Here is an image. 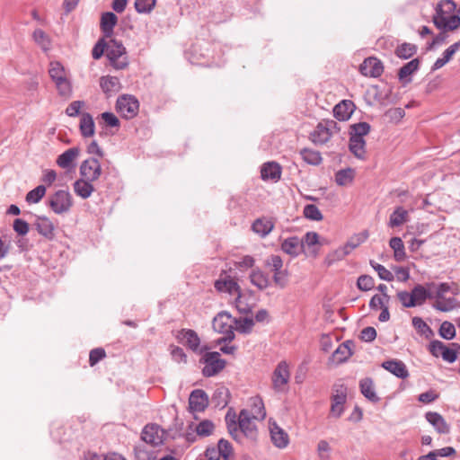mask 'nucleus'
Returning a JSON list of instances; mask_svg holds the SVG:
<instances>
[{
  "mask_svg": "<svg viewBox=\"0 0 460 460\" xmlns=\"http://www.w3.org/2000/svg\"><path fill=\"white\" fill-rule=\"evenodd\" d=\"M47 204L55 214L63 215L73 207V197L68 190H58L49 196Z\"/></svg>",
  "mask_w": 460,
  "mask_h": 460,
  "instance_id": "5",
  "label": "nucleus"
},
{
  "mask_svg": "<svg viewBox=\"0 0 460 460\" xmlns=\"http://www.w3.org/2000/svg\"><path fill=\"white\" fill-rule=\"evenodd\" d=\"M281 250L291 257H296L303 251V241L296 236L288 237L281 243Z\"/></svg>",
  "mask_w": 460,
  "mask_h": 460,
  "instance_id": "22",
  "label": "nucleus"
},
{
  "mask_svg": "<svg viewBox=\"0 0 460 460\" xmlns=\"http://www.w3.org/2000/svg\"><path fill=\"white\" fill-rule=\"evenodd\" d=\"M253 418L251 416L248 410H242L238 418V425L239 428L234 424V426L229 425L228 429L232 437L237 440V433L238 429L246 437L251 439H255L257 437V429L253 422Z\"/></svg>",
  "mask_w": 460,
  "mask_h": 460,
  "instance_id": "4",
  "label": "nucleus"
},
{
  "mask_svg": "<svg viewBox=\"0 0 460 460\" xmlns=\"http://www.w3.org/2000/svg\"><path fill=\"white\" fill-rule=\"evenodd\" d=\"M354 104L350 101H341L340 103L335 105L333 109L334 117L339 119L345 121L349 119L353 112Z\"/></svg>",
  "mask_w": 460,
  "mask_h": 460,
  "instance_id": "30",
  "label": "nucleus"
},
{
  "mask_svg": "<svg viewBox=\"0 0 460 460\" xmlns=\"http://www.w3.org/2000/svg\"><path fill=\"white\" fill-rule=\"evenodd\" d=\"M273 227L274 224L272 221L266 218L256 219L252 226V230L262 237L269 234L272 231Z\"/></svg>",
  "mask_w": 460,
  "mask_h": 460,
  "instance_id": "37",
  "label": "nucleus"
},
{
  "mask_svg": "<svg viewBox=\"0 0 460 460\" xmlns=\"http://www.w3.org/2000/svg\"><path fill=\"white\" fill-rule=\"evenodd\" d=\"M93 181L80 178L73 183V190L75 193L80 198L86 199L94 191V187L92 184Z\"/></svg>",
  "mask_w": 460,
  "mask_h": 460,
  "instance_id": "27",
  "label": "nucleus"
},
{
  "mask_svg": "<svg viewBox=\"0 0 460 460\" xmlns=\"http://www.w3.org/2000/svg\"><path fill=\"white\" fill-rule=\"evenodd\" d=\"M370 131V125L367 122H359L352 124L349 127V136L357 138L364 139V136Z\"/></svg>",
  "mask_w": 460,
  "mask_h": 460,
  "instance_id": "42",
  "label": "nucleus"
},
{
  "mask_svg": "<svg viewBox=\"0 0 460 460\" xmlns=\"http://www.w3.org/2000/svg\"><path fill=\"white\" fill-rule=\"evenodd\" d=\"M438 333L445 340H452L456 336L455 325L450 322L445 321L441 323Z\"/></svg>",
  "mask_w": 460,
  "mask_h": 460,
  "instance_id": "55",
  "label": "nucleus"
},
{
  "mask_svg": "<svg viewBox=\"0 0 460 460\" xmlns=\"http://www.w3.org/2000/svg\"><path fill=\"white\" fill-rule=\"evenodd\" d=\"M432 288L431 300H434L433 307L440 312H449L460 306V303L455 298L456 289L448 283H428Z\"/></svg>",
  "mask_w": 460,
  "mask_h": 460,
  "instance_id": "1",
  "label": "nucleus"
},
{
  "mask_svg": "<svg viewBox=\"0 0 460 460\" xmlns=\"http://www.w3.org/2000/svg\"><path fill=\"white\" fill-rule=\"evenodd\" d=\"M417 51V47L411 43H402L395 49V55L402 59L411 58Z\"/></svg>",
  "mask_w": 460,
  "mask_h": 460,
  "instance_id": "46",
  "label": "nucleus"
},
{
  "mask_svg": "<svg viewBox=\"0 0 460 460\" xmlns=\"http://www.w3.org/2000/svg\"><path fill=\"white\" fill-rule=\"evenodd\" d=\"M217 450L224 460H233V447L229 441L221 438L217 443Z\"/></svg>",
  "mask_w": 460,
  "mask_h": 460,
  "instance_id": "48",
  "label": "nucleus"
},
{
  "mask_svg": "<svg viewBox=\"0 0 460 460\" xmlns=\"http://www.w3.org/2000/svg\"><path fill=\"white\" fill-rule=\"evenodd\" d=\"M80 133L84 137H91L95 133V124L93 116L88 112L81 114L79 123Z\"/></svg>",
  "mask_w": 460,
  "mask_h": 460,
  "instance_id": "28",
  "label": "nucleus"
},
{
  "mask_svg": "<svg viewBox=\"0 0 460 460\" xmlns=\"http://www.w3.org/2000/svg\"><path fill=\"white\" fill-rule=\"evenodd\" d=\"M359 70L363 75L377 77L382 75L384 66L379 59L370 57L363 61L359 66Z\"/></svg>",
  "mask_w": 460,
  "mask_h": 460,
  "instance_id": "17",
  "label": "nucleus"
},
{
  "mask_svg": "<svg viewBox=\"0 0 460 460\" xmlns=\"http://www.w3.org/2000/svg\"><path fill=\"white\" fill-rule=\"evenodd\" d=\"M270 433L272 444L279 448H286L289 444L288 434L280 428L275 421H270Z\"/></svg>",
  "mask_w": 460,
  "mask_h": 460,
  "instance_id": "16",
  "label": "nucleus"
},
{
  "mask_svg": "<svg viewBox=\"0 0 460 460\" xmlns=\"http://www.w3.org/2000/svg\"><path fill=\"white\" fill-rule=\"evenodd\" d=\"M251 416L254 420H262L266 417V411L262 400L260 398H254L252 400L251 411H249Z\"/></svg>",
  "mask_w": 460,
  "mask_h": 460,
  "instance_id": "41",
  "label": "nucleus"
},
{
  "mask_svg": "<svg viewBox=\"0 0 460 460\" xmlns=\"http://www.w3.org/2000/svg\"><path fill=\"white\" fill-rule=\"evenodd\" d=\"M412 325L418 332V333L425 336L426 338H429V336L433 335L432 329L420 317H413Z\"/></svg>",
  "mask_w": 460,
  "mask_h": 460,
  "instance_id": "49",
  "label": "nucleus"
},
{
  "mask_svg": "<svg viewBox=\"0 0 460 460\" xmlns=\"http://www.w3.org/2000/svg\"><path fill=\"white\" fill-rule=\"evenodd\" d=\"M84 105L83 101H74L66 109V114L69 117H76L80 114V110Z\"/></svg>",
  "mask_w": 460,
  "mask_h": 460,
  "instance_id": "63",
  "label": "nucleus"
},
{
  "mask_svg": "<svg viewBox=\"0 0 460 460\" xmlns=\"http://www.w3.org/2000/svg\"><path fill=\"white\" fill-rule=\"evenodd\" d=\"M232 323V317L226 312H220L214 317L212 323L213 329L216 332L224 334V336L217 341V343L230 342L234 339Z\"/></svg>",
  "mask_w": 460,
  "mask_h": 460,
  "instance_id": "6",
  "label": "nucleus"
},
{
  "mask_svg": "<svg viewBox=\"0 0 460 460\" xmlns=\"http://www.w3.org/2000/svg\"><path fill=\"white\" fill-rule=\"evenodd\" d=\"M390 247L394 250V259L397 261H402L405 257L404 244L400 237H393L389 242Z\"/></svg>",
  "mask_w": 460,
  "mask_h": 460,
  "instance_id": "47",
  "label": "nucleus"
},
{
  "mask_svg": "<svg viewBox=\"0 0 460 460\" xmlns=\"http://www.w3.org/2000/svg\"><path fill=\"white\" fill-rule=\"evenodd\" d=\"M371 267L377 272L378 277L385 281H392L394 280V275L393 273L388 270L385 266L374 261H370Z\"/></svg>",
  "mask_w": 460,
  "mask_h": 460,
  "instance_id": "56",
  "label": "nucleus"
},
{
  "mask_svg": "<svg viewBox=\"0 0 460 460\" xmlns=\"http://www.w3.org/2000/svg\"><path fill=\"white\" fill-rule=\"evenodd\" d=\"M49 74L56 84L60 96L68 98L72 94V85L68 78V73L58 61H52L49 64Z\"/></svg>",
  "mask_w": 460,
  "mask_h": 460,
  "instance_id": "2",
  "label": "nucleus"
},
{
  "mask_svg": "<svg viewBox=\"0 0 460 460\" xmlns=\"http://www.w3.org/2000/svg\"><path fill=\"white\" fill-rule=\"evenodd\" d=\"M117 111L125 119L134 118L138 111L139 103L132 95H123L117 100Z\"/></svg>",
  "mask_w": 460,
  "mask_h": 460,
  "instance_id": "12",
  "label": "nucleus"
},
{
  "mask_svg": "<svg viewBox=\"0 0 460 460\" xmlns=\"http://www.w3.org/2000/svg\"><path fill=\"white\" fill-rule=\"evenodd\" d=\"M349 151L358 159H366V141L361 138L349 137Z\"/></svg>",
  "mask_w": 460,
  "mask_h": 460,
  "instance_id": "34",
  "label": "nucleus"
},
{
  "mask_svg": "<svg viewBox=\"0 0 460 460\" xmlns=\"http://www.w3.org/2000/svg\"><path fill=\"white\" fill-rule=\"evenodd\" d=\"M146 443L138 444L135 447V456L137 460H155L156 456L154 449L149 448Z\"/></svg>",
  "mask_w": 460,
  "mask_h": 460,
  "instance_id": "39",
  "label": "nucleus"
},
{
  "mask_svg": "<svg viewBox=\"0 0 460 460\" xmlns=\"http://www.w3.org/2000/svg\"><path fill=\"white\" fill-rule=\"evenodd\" d=\"M100 86L106 94L118 93L121 88L119 79L111 75L102 76Z\"/></svg>",
  "mask_w": 460,
  "mask_h": 460,
  "instance_id": "32",
  "label": "nucleus"
},
{
  "mask_svg": "<svg viewBox=\"0 0 460 460\" xmlns=\"http://www.w3.org/2000/svg\"><path fill=\"white\" fill-rule=\"evenodd\" d=\"M266 265L273 272V281L276 286L284 288L288 284V270L283 269V261L279 255H271L266 261Z\"/></svg>",
  "mask_w": 460,
  "mask_h": 460,
  "instance_id": "7",
  "label": "nucleus"
},
{
  "mask_svg": "<svg viewBox=\"0 0 460 460\" xmlns=\"http://www.w3.org/2000/svg\"><path fill=\"white\" fill-rule=\"evenodd\" d=\"M447 345L440 341L434 340L429 345L430 354L436 358L442 357Z\"/></svg>",
  "mask_w": 460,
  "mask_h": 460,
  "instance_id": "59",
  "label": "nucleus"
},
{
  "mask_svg": "<svg viewBox=\"0 0 460 460\" xmlns=\"http://www.w3.org/2000/svg\"><path fill=\"white\" fill-rule=\"evenodd\" d=\"M405 115L404 110L402 108H392L385 112V116L391 120L397 122Z\"/></svg>",
  "mask_w": 460,
  "mask_h": 460,
  "instance_id": "64",
  "label": "nucleus"
},
{
  "mask_svg": "<svg viewBox=\"0 0 460 460\" xmlns=\"http://www.w3.org/2000/svg\"><path fill=\"white\" fill-rule=\"evenodd\" d=\"M336 128L337 123L334 120H323L318 123L314 130L311 133V140L315 145H324L331 139Z\"/></svg>",
  "mask_w": 460,
  "mask_h": 460,
  "instance_id": "8",
  "label": "nucleus"
},
{
  "mask_svg": "<svg viewBox=\"0 0 460 460\" xmlns=\"http://www.w3.org/2000/svg\"><path fill=\"white\" fill-rule=\"evenodd\" d=\"M409 220L408 210L402 207H397L394 212L390 215L389 226L391 227H396L402 226L403 223Z\"/></svg>",
  "mask_w": 460,
  "mask_h": 460,
  "instance_id": "35",
  "label": "nucleus"
},
{
  "mask_svg": "<svg viewBox=\"0 0 460 460\" xmlns=\"http://www.w3.org/2000/svg\"><path fill=\"white\" fill-rule=\"evenodd\" d=\"M355 178V170L348 167L338 171L335 173V182L339 186H348L351 184Z\"/></svg>",
  "mask_w": 460,
  "mask_h": 460,
  "instance_id": "38",
  "label": "nucleus"
},
{
  "mask_svg": "<svg viewBox=\"0 0 460 460\" xmlns=\"http://www.w3.org/2000/svg\"><path fill=\"white\" fill-rule=\"evenodd\" d=\"M289 379L290 371L288 364L284 360L280 361L272 373V388L278 393L286 392Z\"/></svg>",
  "mask_w": 460,
  "mask_h": 460,
  "instance_id": "9",
  "label": "nucleus"
},
{
  "mask_svg": "<svg viewBox=\"0 0 460 460\" xmlns=\"http://www.w3.org/2000/svg\"><path fill=\"white\" fill-rule=\"evenodd\" d=\"M367 239V235H365L362 239L360 237H357V242L349 241L342 248L336 251V254L339 259L344 258L348 255L352 250L359 245L361 242Z\"/></svg>",
  "mask_w": 460,
  "mask_h": 460,
  "instance_id": "53",
  "label": "nucleus"
},
{
  "mask_svg": "<svg viewBox=\"0 0 460 460\" xmlns=\"http://www.w3.org/2000/svg\"><path fill=\"white\" fill-rule=\"evenodd\" d=\"M250 279L252 285L259 289H265L269 286V278L260 270H254L250 275Z\"/></svg>",
  "mask_w": 460,
  "mask_h": 460,
  "instance_id": "40",
  "label": "nucleus"
},
{
  "mask_svg": "<svg viewBox=\"0 0 460 460\" xmlns=\"http://www.w3.org/2000/svg\"><path fill=\"white\" fill-rule=\"evenodd\" d=\"M456 9V4L452 0H442L436 8V13L452 14Z\"/></svg>",
  "mask_w": 460,
  "mask_h": 460,
  "instance_id": "58",
  "label": "nucleus"
},
{
  "mask_svg": "<svg viewBox=\"0 0 460 460\" xmlns=\"http://www.w3.org/2000/svg\"><path fill=\"white\" fill-rule=\"evenodd\" d=\"M303 214L305 218L314 221H320L323 219V215L319 208L314 204H307L304 208Z\"/></svg>",
  "mask_w": 460,
  "mask_h": 460,
  "instance_id": "54",
  "label": "nucleus"
},
{
  "mask_svg": "<svg viewBox=\"0 0 460 460\" xmlns=\"http://www.w3.org/2000/svg\"><path fill=\"white\" fill-rule=\"evenodd\" d=\"M382 367L399 378L404 379L409 376L405 364L401 360H387L382 363Z\"/></svg>",
  "mask_w": 460,
  "mask_h": 460,
  "instance_id": "23",
  "label": "nucleus"
},
{
  "mask_svg": "<svg viewBox=\"0 0 460 460\" xmlns=\"http://www.w3.org/2000/svg\"><path fill=\"white\" fill-rule=\"evenodd\" d=\"M45 194L46 187L44 185H39L26 194L25 200L29 204H36L41 200Z\"/></svg>",
  "mask_w": 460,
  "mask_h": 460,
  "instance_id": "45",
  "label": "nucleus"
},
{
  "mask_svg": "<svg viewBox=\"0 0 460 460\" xmlns=\"http://www.w3.org/2000/svg\"><path fill=\"white\" fill-rule=\"evenodd\" d=\"M215 288L218 292H226L232 296H235L241 290L237 282L226 273L221 274L215 282Z\"/></svg>",
  "mask_w": 460,
  "mask_h": 460,
  "instance_id": "19",
  "label": "nucleus"
},
{
  "mask_svg": "<svg viewBox=\"0 0 460 460\" xmlns=\"http://www.w3.org/2000/svg\"><path fill=\"white\" fill-rule=\"evenodd\" d=\"M32 37L34 41L42 49V50L48 51L50 49V39L41 29L35 30Z\"/></svg>",
  "mask_w": 460,
  "mask_h": 460,
  "instance_id": "44",
  "label": "nucleus"
},
{
  "mask_svg": "<svg viewBox=\"0 0 460 460\" xmlns=\"http://www.w3.org/2000/svg\"><path fill=\"white\" fill-rule=\"evenodd\" d=\"M179 339L182 344L187 346L191 350H198L200 340L195 331L190 329H183L180 332Z\"/></svg>",
  "mask_w": 460,
  "mask_h": 460,
  "instance_id": "24",
  "label": "nucleus"
},
{
  "mask_svg": "<svg viewBox=\"0 0 460 460\" xmlns=\"http://www.w3.org/2000/svg\"><path fill=\"white\" fill-rule=\"evenodd\" d=\"M426 420L434 427L440 434L449 433L450 428L445 419L438 412L429 411L425 414Z\"/></svg>",
  "mask_w": 460,
  "mask_h": 460,
  "instance_id": "25",
  "label": "nucleus"
},
{
  "mask_svg": "<svg viewBox=\"0 0 460 460\" xmlns=\"http://www.w3.org/2000/svg\"><path fill=\"white\" fill-rule=\"evenodd\" d=\"M156 4V0H136L135 9L138 13H150Z\"/></svg>",
  "mask_w": 460,
  "mask_h": 460,
  "instance_id": "51",
  "label": "nucleus"
},
{
  "mask_svg": "<svg viewBox=\"0 0 460 460\" xmlns=\"http://www.w3.org/2000/svg\"><path fill=\"white\" fill-rule=\"evenodd\" d=\"M362 394L373 402H377L379 397L376 395L374 384L371 378H364L359 383Z\"/></svg>",
  "mask_w": 460,
  "mask_h": 460,
  "instance_id": "36",
  "label": "nucleus"
},
{
  "mask_svg": "<svg viewBox=\"0 0 460 460\" xmlns=\"http://www.w3.org/2000/svg\"><path fill=\"white\" fill-rule=\"evenodd\" d=\"M208 406V396L202 389L193 390L189 397V409L191 412H201Z\"/></svg>",
  "mask_w": 460,
  "mask_h": 460,
  "instance_id": "15",
  "label": "nucleus"
},
{
  "mask_svg": "<svg viewBox=\"0 0 460 460\" xmlns=\"http://www.w3.org/2000/svg\"><path fill=\"white\" fill-rule=\"evenodd\" d=\"M79 172L81 178L95 181L102 175V166L98 159L91 157L82 162Z\"/></svg>",
  "mask_w": 460,
  "mask_h": 460,
  "instance_id": "14",
  "label": "nucleus"
},
{
  "mask_svg": "<svg viewBox=\"0 0 460 460\" xmlns=\"http://www.w3.org/2000/svg\"><path fill=\"white\" fill-rule=\"evenodd\" d=\"M420 67L419 58H413L408 63L404 64L398 72V78L400 81H405L406 83L411 82V78H408L414 74Z\"/></svg>",
  "mask_w": 460,
  "mask_h": 460,
  "instance_id": "33",
  "label": "nucleus"
},
{
  "mask_svg": "<svg viewBox=\"0 0 460 460\" xmlns=\"http://www.w3.org/2000/svg\"><path fill=\"white\" fill-rule=\"evenodd\" d=\"M411 292L416 306L423 305L427 299H431L432 288L428 287V283L426 286L416 285Z\"/></svg>",
  "mask_w": 460,
  "mask_h": 460,
  "instance_id": "31",
  "label": "nucleus"
},
{
  "mask_svg": "<svg viewBox=\"0 0 460 460\" xmlns=\"http://www.w3.org/2000/svg\"><path fill=\"white\" fill-rule=\"evenodd\" d=\"M80 155V148L77 146L71 147L57 158V164L66 170L73 169L75 166V162Z\"/></svg>",
  "mask_w": 460,
  "mask_h": 460,
  "instance_id": "18",
  "label": "nucleus"
},
{
  "mask_svg": "<svg viewBox=\"0 0 460 460\" xmlns=\"http://www.w3.org/2000/svg\"><path fill=\"white\" fill-rule=\"evenodd\" d=\"M261 174L264 181H278L281 177V167L276 162H267L261 166Z\"/></svg>",
  "mask_w": 460,
  "mask_h": 460,
  "instance_id": "21",
  "label": "nucleus"
},
{
  "mask_svg": "<svg viewBox=\"0 0 460 460\" xmlns=\"http://www.w3.org/2000/svg\"><path fill=\"white\" fill-rule=\"evenodd\" d=\"M397 297L404 307L410 308L416 306L411 292L399 291L397 293Z\"/></svg>",
  "mask_w": 460,
  "mask_h": 460,
  "instance_id": "60",
  "label": "nucleus"
},
{
  "mask_svg": "<svg viewBox=\"0 0 460 460\" xmlns=\"http://www.w3.org/2000/svg\"><path fill=\"white\" fill-rule=\"evenodd\" d=\"M215 426L211 420H204L200 421L195 428L196 435L199 437H208L213 433Z\"/></svg>",
  "mask_w": 460,
  "mask_h": 460,
  "instance_id": "50",
  "label": "nucleus"
},
{
  "mask_svg": "<svg viewBox=\"0 0 460 460\" xmlns=\"http://www.w3.org/2000/svg\"><path fill=\"white\" fill-rule=\"evenodd\" d=\"M439 23L444 27V31H454L460 27V17L456 14H452L448 16V21L446 23L442 22L443 20H438Z\"/></svg>",
  "mask_w": 460,
  "mask_h": 460,
  "instance_id": "61",
  "label": "nucleus"
},
{
  "mask_svg": "<svg viewBox=\"0 0 460 460\" xmlns=\"http://www.w3.org/2000/svg\"><path fill=\"white\" fill-rule=\"evenodd\" d=\"M346 401L347 387L341 383L335 384L333 385L330 415L334 418H340L344 412V404Z\"/></svg>",
  "mask_w": 460,
  "mask_h": 460,
  "instance_id": "10",
  "label": "nucleus"
},
{
  "mask_svg": "<svg viewBox=\"0 0 460 460\" xmlns=\"http://www.w3.org/2000/svg\"><path fill=\"white\" fill-rule=\"evenodd\" d=\"M34 226L38 233L42 236L48 239L53 238L55 226L49 217L45 216H37Z\"/></svg>",
  "mask_w": 460,
  "mask_h": 460,
  "instance_id": "20",
  "label": "nucleus"
},
{
  "mask_svg": "<svg viewBox=\"0 0 460 460\" xmlns=\"http://www.w3.org/2000/svg\"><path fill=\"white\" fill-rule=\"evenodd\" d=\"M202 359L205 364L202 374L207 377L218 374L226 367V360L222 359L220 354L216 351L207 352Z\"/></svg>",
  "mask_w": 460,
  "mask_h": 460,
  "instance_id": "11",
  "label": "nucleus"
},
{
  "mask_svg": "<svg viewBox=\"0 0 460 460\" xmlns=\"http://www.w3.org/2000/svg\"><path fill=\"white\" fill-rule=\"evenodd\" d=\"M107 58L111 65L117 70L126 68L129 63L126 48L122 42L112 38L107 42Z\"/></svg>",
  "mask_w": 460,
  "mask_h": 460,
  "instance_id": "3",
  "label": "nucleus"
},
{
  "mask_svg": "<svg viewBox=\"0 0 460 460\" xmlns=\"http://www.w3.org/2000/svg\"><path fill=\"white\" fill-rule=\"evenodd\" d=\"M304 161L312 165H318L322 163V156L320 152L309 148H304L300 152Z\"/></svg>",
  "mask_w": 460,
  "mask_h": 460,
  "instance_id": "43",
  "label": "nucleus"
},
{
  "mask_svg": "<svg viewBox=\"0 0 460 460\" xmlns=\"http://www.w3.org/2000/svg\"><path fill=\"white\" fill-rule=\"evenodd\" d=\"M460 352V345L457 343H451L450 347H447L444 349L442 358L449 363H453L457 358V353Z\"/></svg>",
  "mask_w": 460,
  "mask_h": 460,
  "instance_id": "52",
  "label": "nucleus"
},
{
  "mask_svg": "<svg viewBox=\"0 0 460 460\" xmlns=\"http://www.w3.org/2000/svg\"><path fill=\"white\" fill-rule=\"evenodd\" d=\"M352 346L353 342L350 341L340 344L332 353V358L333 362L338 364L345 362L352 355Z\"/></svg>",
  "mask_w": 460,
  "mask_h": 460,
  "instance_id": "29",
  "label": "nucleus"
},
{
  "mask_svg": "<svg viewBox=\"0 0 460 460\" xmlns=\"http://www.w3.org/2000/svg\"><path fill=\"white\" fill-rule=\"evenodd\" d=\"M118 22V17L111 12L102 13L101 18V29L105 38H111L113 30Z\"/></svg>",
  "mask_w": 460,
  "mask_h": 460,
  "instance_id": "26",
  "label": "nucleus"
},
{
  "mask_svg": "<svg viewBox=\"0 0 460 460\" xmlns=\"http://www.w3.org/2000/svg\"><path fill=\"white\" fill-rule=\"evenodd\" d=\"M165 432L156 424L145 426L141 433V439L144 443L155 447L163 444Z\"/></svg>",
  "mask_w": 460,
  "mask_h": 460,
  "instance_id": "13",
  "label": "nucleus"
},
{
  "mask_svg": "<svg viewBox=\"0 0 460 460\" xmlns=\"http://www.w3.org/2000/svg\"><path fill=\"white\" fill-rule=\"evenodd\" d=\"M104 52L107 53V42L104 39H101L97 41L92 50V56L93 59H99L102 57Z\"/></svg>",
  "mask_w": 460,
  "mask_h": 460,
  "instance_id": "62",
  "label": "nucleus"
},
{
  "mask_svg": "<svg viewBox=\"0 0 460 460\" xmlns=\"http://www.w3.org/2000/svg\"><path fill=\"white\" fill-rule=\"evenodd\" d=\"M374 279L369 275H361L357 281V287L362 291H368L374 288Z\"/></svg>",
  "mask_w": 460,
  "mask_h": 460,
  "instance_id": "57",
  "label": "nucleus"
}]
</instances>
